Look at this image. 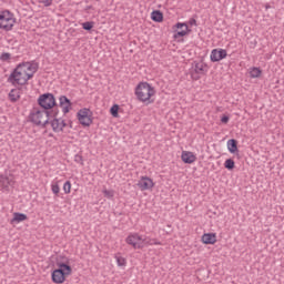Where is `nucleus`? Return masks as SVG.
Masks as SVG:
<instances>
[{
  "mask_svg": "<svg viewBox=\"0 0 284 284\" xmlns=\"http://www.w3.org/2000/svg\"><path fill=\"white\" fill-rule=\"evenodd\" d=\"M49 136H54V134L50 133Z\"/></svg>",
  "mask_w": 284,
  "mask_h": 284,
  "instance_id": "nucleus-38",
  "label": "nucleus"
},
{
  "mask_svg": "<svg viewBox=\"0 0 284 284\" xmlns=\"http://www.w3.org/2000/svg\"><path fill=\"white\" fill-rule=\"evenodd\" d=\"M12 185H14V178H12V175H0V186L3 192H10Z\"/></svg>",
  "mask_w": 284,
  "mask_h": 284,
  "instance_id": "nucleus-10",
  "label": "nucleus"
},
{
  "mask_svg": "<svg viewBox=\"0 0 284 284\" xmlns=\"http://www.w3.org/2000/svg\"><path fill=\"white\" fill-rule=\"evenodd\" d=\"M225 57H227V51L225 49H213L211 52L212 63L223 61V59H225Z\"/></svg>",
  "mask_w": 284,
  "mask_h": 284,
  "instance_id": "nucleus-12",
  "label": "nucleus"
},
{
  "mask_svg": "<svg viewBox=\"0 0 284 284\" xmlns=\"http://www.w3.org/2000/svg\"><path fill=\"white\" fill-rule=\"evenodd\" d=\"M30 79H32V73L27 71L23 63H20L11 72L8 81H10V83H13V84L17 83V85H26V83H28Z\"/></svg>",
  "mask_w": 284,
  "mask_h": 284,
  "instance_id": "nucleus-2",
  "label": "nucleus"
},
{
  "mask_svg": "<svg viewBox=\"0 0 284 284\" xmlns=\"http://www.w3.org/2000/svg\"><path fill=\"white\" fill-rule=\"evenodd\" d=\"M57 266L58 268L51 273L53 283H65V276H70V274H72V266H70V261L67 260L65 262H58Z\"/></svg>",
  "mask_w": 284,
  "mask_h": 284,
  "instance_id": "nucleus-3",
  "label": "nucleus"
},
{
  "mask_svg": "<svg viewBox=\"0 0 284 284\" xmlns=\"http://www.w3.org/2000/svg\"><path fill=\"white\" fill-rule=\"evenodd\" d=\"M23 221H28V215L26 213L17 212L13 214L12 223H21Z\"/></svg>",
  "mask_w": 284,
  "mask_h": 284,
  "instance_id": "nucleus-21",
  "label": "nucleus"
},
{
  "mask_svg": "<svg viewBox=\"0 0 284 284\" xmlns=\"http://www.w3.org/2000/svg\"><path fill=\"white\" fill-rule=\"evenodd\" d=\"M115 261H116L119 267H125V265L128 263L125 261V257H123V256H121L119 254L115 255Z\"/></svg>",
  "mask_w": 284,
  "mask_h": 284,
  "instance_id": "nucleus-22",
  "label": "nucleus"
},
{
  "mask_svg": "<svg viewBox=\"0 0 284 284\" xmlns=\"http://www.w3.org/2000/svg\"><path fill=\"white\" fill-rule=\"evenodd\" d=\"M38 105L45 112H52L57 108V99L52 93H43L38 98Z\"/></svg>",
  "mask_w": 284,
  "mask_h": 284,
  "instance_id": "nucleus-6",
  "label": "nucleus"
},
{
  "mask_svg": "<svg viewBox=\"0 0 284 284\" xmlns=\"http://www.w3.org/2000/svg\"><path fill=\"white\" fill-rule=\"evenodd\" d=\"M64 194H70V191L72 190V184L70 181H67L63 185Z\"/></svg>",
  "mask_w": 284,
  "mask_h": 284,
  "instance_id": "nucleus-27",
  "label": "nucleus"
},
{
  "mask_svg": "<svg viewBox=\"0 0 284 284\" xmlns=\"http://www.w3.org/2000/svg\"><path fill=\"white\" fill-rule=\"evenodd\" d=\"M227 150L231 154H236L239 152V141L231 139L227 141Z\"/></svg>",
  "mask_w": 284,
  "mask_h": 284,
  "instance_id": "nucleus-19",
  "label": "nucleus"
},
{
  "mask_svg": "<svg viewBox=\"0 0 284 284\" xmlns=\"http://www.w3.org/2000/svg\"><path fill=\"white\" fill-rule=\"evenodd\" d=\"M68 124L65 123L64 120L60 121V132H63V128H65Z\"/></svg>",
  "mask_w": 284,
  "mask_h": 284,
  "instance_id": "nucleus-34",
  "label": "nucleus"
},
{
  "mask_svg": "<svg viewBox=\"0 0 284 284\" xmlns=\"http://www.w3.org/2000/svg\"><path fill=\"white\" fill-rule=\"evenodd\" d=\"M9 99H10V101H12V103H17V101H19V95L16 97L14 94L9 93Z\"/></svg>",
  "mask_w": 284,
  "mask_h": 284,
  "instance_id": "nucleus-31",
  "label": "nucleus"
},
{
  "mask_svg": "<svg viewBox=\"0 0 284 284\" xmlns=\"http://www.w3.org/2000/svg\"><path fill=\"white\" fill-rule=\"evenodd\" d=\"M151 245H161V242H156V240H152Z\"/></svg>",
  "mask_w": 284,
  "mask_h": 284,
  "instance_id": "nucleus-36",
  "label": "nucleus"
},
{
  "mask_svg": "<svg viewBox=\"0 0 284 284\" xmlns=\"http://www.w3.org/2000/svg\"><path fill=\"white\" fill-rule=\"evenodd\" d=\"M51 190L53 194H59V192L61 191V189L59 187V184H52Z\"/></svg>",
  "mask_w": 284,
  "mask_h": 284,
  "instance_id": "nucleus-30",
  "label": "nucleus"
},
{
  "mask_svg": "<svg viewBox=\"0 0 284 284\" xmlns=\"http://www.w3.org/2000/svg\"><path fill=\"white\" fill-rule=\"evenodd\" d=\"M2 1H4V2H6V1H8V0H2Z\"/></svg>",
  "mask_w": 284,
  "mask_h": 284,
  "instance_id": "nucleus-40",
  "label": "nucleus"
},
{
  "mask_svg": "<svg viewBox=\"0 0 284 284\" xmlns=\"http://www.w3.org/2000/svg\"><path fill=\"white\" fill-rule=\"evenodd\" d=\"M221 123H224V124L230 123V116H229V115H223V116L221 118Z\"/></svg>",
  "mask_w": 284,
  "mask_h": 284,
  "instance_id": "nucleus-32",
  "label": "nucleus"
},
{
  "mask_svg": "<svg viewBox=\"0 0 284 284\" xmlns=\"http://www.w3.org/2000/svg\"><path fill=\"white\" fill-rule=\"evenodd\" d=\"M125 241H126L128 245H132V247H134V250H142V247H143V243H141V241H143V239H141V236H139V234L129 235Z\"/></svg>",
  "mask_w": 284,
  "mask_h": 284,
  "instance_id": "nucleus-11",
  "label": "nucleus"
},
{
  "mask_svg": "<svg viewBox=\"0 0 284 284\" xmlns=\"http://www.w3.org/2000/svg\"><path fill=\"white\" fill-rule=\"evenodd\" d=\"M14 23H17V19L14 18V13L10 12V10H4L0 12V29L6 30V32H10L12 28H14Z\"/></svg>",
  "mask_w": 284,
  "mask_h": 284,
  "instance_id": "nucleus-5",
  "label": "nucleus"
},
{
  "mask_svg": "<svg viewBox=\"0 0 284 284\" xmlns=\"http://www.w3.org/2000/svg\"><path fill=\"white\" fill-rule=\"evenodd\" d=\"M59 101H60V108H62L63 114H68V112H70V108H72V102L65 95H61L59 98Z\"/></svg>",
  "mask_w": 284,
  "mask_h": 284,
  "instance_id": "nucleus-14",
  "label": "nucleus"
},
{
  "mask_svg": "<svg viewBox=\"0 0 284 284\" xmlns=\"http://www.w3.org/2000/svg\"><path fill=\"white\" fill-rule=\"evenodd\" d=\"M202 243L204 245H214L216 243V233H204L202 235Z\"/></svg>",
  "mask_w": 284,
  "mask_h": 284,
  "instance_id": "nucleus-15",
  "label": "nucleus"
},
{
  "mask_svg": "<svg viewBox=\"0 0 284 284\" xmlns=\"http://www.w3.org/2000/svg\"><path fill=\"white\" fill-rule=\"evenodd\" d=\"M22 64L24 65L27 72L32 74V77H34L36 72L39 70V63L22 62Z\"/></svg>",
  "mask_w": 284,
  "mask_h": 284,
  "instance_id": "nucleus-18",
  "label": "nucleus"
},
{
  "mask_svg": "<svg viewBox=\"0 0 284 284\" xmlns=\"http://www.w3.org/2000/svg\"><path fill=\"white\" fill-rule=\"evenodd\" d=\"M138 187H140L142 192L145 190H152L154 187V182L148 176H142L138 182Z\"/></svg>",
  "mask_w": 284,
  "mask_h": 284,
  "instance_id": "nucleus-13",
  "label": "nucleus"
},
{
  "mask_svg": "<svg viewBox=\"0 0 284 284\" xmlns=\"http://www.w3.org/2000/svg\"><path fill=\"white\" fill-rule=\"evenodd\" d=\"M261 69L258 68H253L251 71H250V74H251V78L252 79H258V77H261Z\"/></svg>",
  "mask_w": 284,
  "mask_h": 284,
  "instance_id": "nucleus-25",
  "label": "nucleus"
},
{
  "mask_svg": "<svg viewBox=\"0 0 284 284\" xmlns=\"http://www.w3.org/2000/svg\"><path fill=\"white\" fill-rule=\"evenodd\" d=\"M181 159H182L183 163H187L190 165L196 161V155H194V153H192L190 151H183Z\"/></svg>",
  "mask_w": 284,
  "mask_h": 284,
  "instance_id": "nucleus-16",
  "label": "nucleus"
},
{
  "mask_svg": "<svg viewBox=\"0 0 284 284\" xmlns=\"http://www.w3.org/2000/svg\"><path fill=\"white\" fill-rule=\"evenodd\" d=\"M193 70L194 71L191 73V77L194 81H199L201 77H205V74H207V64L203 62H195Z\"/></svg>",
  "mask_w": 284,
  "mask_h": 284,
  "instance_id": "nucleus-7",
  "label": "nucleus"
},
{
  "mask_svg": "<svg viewBox=\"0 0 284 284\" xmlns=\"http://www.w3.org/2000/svg\"><path fill=\"white\" fill-rule=\"evenodd\" d=\"M189 23H190V26H196V19L191 18Z\"/></svg>",
  "mask_w": 284,
  "mask_h": 284,
  "instance_id": "nucleus-35",
  "label": "nucleus"
},
{
  "mask_svg": "<svg viewBox=\"0 0 284 284\" xmlns=\"http://www.w3.org/2000/svg\"><path fill=\"white\" fill-rule=\"evenodd\" d=\"M59 116V109L51 110V119L49 120V123L53 130V132L59 133L61 132V119Z\"/></svg>",
  "mask_w": 284,
  "mask_h": 284,
  "instance_id": "nucleus-9",
  "label": "nucleus"
},
{
  "mask_svg": "<svg viewBox=\"0 0 284 284\" xmlns=\"http://www.w3.org/2000/svg\"><path fill=\"white\" fill-rule=\"evenodd\" d=\"M90 109H81L78 111L77 116L79 123H81L84 128H90L92 125V118L89 115Z\"/></svg>",
  "mask_w": 284,
  "mask_h": 284,
  "instance_id": "nucleus-8",
  "label": "nucleus"
},
{
  "mask_svg": "<svg viewBox=\"0 0 284 284\" xmlns=\"http://www.w3.org/2000/svg\"><path fill=\"white\" fill-rule=\"evenodd\" d=\"M12 55L8 52H3L1 55H0V61H10V58Z\"/></svg>",
  "mask_w": 284,
  "mask_h": 284,
  "instance_id": "nucleus-29",
  "label": "nucleus"
},
{
  "mask_svg": "<svg viewBox=\"0 0 284 284\" xmlns=\"http://www.w3.org/2000/svg\"><path fill=\"white\" fill-rule=\"evenodd\" d=\"M103 194H104L105 199L114 197V191H112V190H103Z\"/></svg>",
  "mask_w": 284,
  "mask_h": 284,
  "instance_id": "nucleus-28",
  "label": "nucleus"
},
{
  "mask_svg": "<svg viewBox=\"0 0 284 284\" xmlns=\"http://www.w3.org/2000/svg\"><path fill=\"white\" fill-rule=\"evenodd\" d=\"M119 110H120V106L119 104H113L110 109V113L112 116H114V119H118L119 116Z\"/></svg>",
  "mask_w": 284,
  "mask_h": 284,
  "instance_id": "nucleus-23",
  "label": "nucleus"
},
{
  "mask_svg": "<svg viewBox=\"0 0 284 284\" xmlns=\"http://www.w3.org/2000/svg\"><path fill=\"white\" fill-rule=\"evenodd\" d=\"M42 3L44 8H50V6H52V0H42Z\"/></svg>",
  "mask_w": 284,
  "mask_h": 284,
  "instance_id": "nucleus-33",
  "label": "nucleus"
},
{
  "mask_svg": "<svg viewBox=\"0 0 284 284\" xmlns=\"http://www.w3.org/2000/svg\"><path fill=\"white\" fill-rule=\"evenodd\" d=\"M236 163L234 162V160L232 159H227L225 162H224V168L226 170H234Z\"/></svg>",
  "mask_w": 284,
  "mask_h": 284,
  "instance_id": "nucleus-24",
  "label": "nucleus"
},
{
  "mask_svg": "<svg viewBox=\"0 0 284 284\" xmlns=\"http://www.w3.org/2000/svg\"><path fill=\"white\" fill-rule=\"evenodd\" d=\"M168 227H172V225H168Z\"/></svg>",
  "mask_w": 284,
  "mask_h": 284,
  "instance_id": "nucleus-39",
  "label": "nucleus"
},
{
  "mask_svg": "<svg viewBox=\"0 0 284 284\" xmlns=\"http://www.w3.org/2000/svg\"><path fill=\"white\" fill-rule=\"evenodd\" d=\"M151 19L155 23H163V12L161 10H154L151 13Z\"/></svg>",
  "mask_w": 284,
  "mask_h": 284,
  "instance_id": "nucleus-20",
  "label": "nucleus"
},
{
  "mask_svg": "<svg viewBox=\"0 0 284 284\" xmlns=\"http://www.w3.org/2000/svg\"><path fill=\"white\" fill-rule=\"evenodd\" d=\"M52 111H44L38 108H33L29 115V121L34 125H40V128H45L50 123V119H52Z\"/></svg>",
  "mask_w": 284,
  "mask_h": 284,
  "instance_id": "nucleus-4",
  "label": "nucleus"
},
{
  "mask_svg": "<svg viewBox=\"0 0 284 284\" xmlns=\"http://www.w3.org/2000/svg\"><path fill=\"white\" fill-rule=\"evenodd\" d=\"M175 27L178 28V30H181L184 28V30H181V31H178L175 34H174V39H181V37H185L187 34V24L186 23H183V22H178L175 24Z\"/></svg>",
  "mask_w": 284,
  "mask_h": 284,
  "instance_id": "nucleus-17",
  "label": "nucleus"
},
{
  "mask_svg": "<svg viewBox=\"0 0 284 284\" xmlns=\"http://www.w3.org/2000/svg\"><path fill=\"white\" fill-rule=\"evenodd\" d=\"M84 10H85V11L92 10V6H87V7L84 8Z\"/></svg>",
  "mask_w": 284,
  "mask_h": 284,
  "instance_id": "nucleus-37",
  "label": "nucleus"
},
{
  "mask_svg": "<svg viewBox=\"0 0 284 284\" xmlns=\"http://www.w3.org/2000/svg\"><path fill=\"white\" fill-rule=\"evenodd\" d=\"M156 94L154 88L148 82H140L135 88V95L142 102L150 105V103H154V100H151L152 97Z\"/></svg>",
  "mask_w": 284,
  "mask_h": 284,
  "instance_id": "nucleus-1",
  "label": "nucleus"
},
{
  "mask_svg": "<svg viewBox=\"0 0 284 284\" xmlns=\"http://www.w3.org/2000/svg\"><path fill=\"white\" fill-rule=\"evenodd\" d=\"M83 30H87V32H90L92 28H94V22L93 21H87L82 23Z\"/></svg>",
  "mask_w": 284,
  "mask_h": 284,
  "instance_id": "nucleus-26",
  "label": "nucleus"
}]
</instances>
